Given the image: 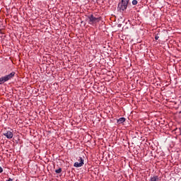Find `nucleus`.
<instances>
[{
	"label": "nucleus",
	"instance_id": "obj_7",
	"mask_svg": "<svg viewBox=\"0 0 181 181\" xmlns=\"http://www.w3.org/2000/svg\"><path fill=\"white\" fill-rule=\"evenodd\" d=\"M118 124H123V122H125V118L124 117H120L117 120Z\"/></svg>",
	"mask_w": 181,
	"mask_h": 181
},
{
	"label": "nucleus",
	"instance_id": "obj_9",
	"mask_svg": "<svg viewBox=\"0 0 181 181\" xmlns=\"http://www.w3.org/2000/svg\"><path fill=\"white\" fill-rule=\"evenodd\" d=\"M138 4V1H136V0H133L132 1V4L133 5H136Z\"/></svg>",
	"mask_w": 181,
	"mask_h": 181
},
{
	"label": "nucleus",
	"instance_id": "obj_11",
	"mask_svg": "<svg viewBox=\"0 0 181 181\" xmlns=\"http://www.w3.org/2000/svg\"><path fill=\"white\" fill-rule=\"evenodd\" d=\"M155 39H156V40H158V39H159V36L156 35Z\"/></svg>",
	"mask_w": 181,
	"mask_h": 181
},
{
	"label": "nucleus",
	"instance_id": "obj_6",
	"mask_svg": "<svg viewBox=\"0 0 181 181\" xmlns=\"http://www.w3.org/2000/svg\"><path fill=\"white\" fill-rule=\"evenodd\" d=\"M149 181H159V177L153 176V177H151Z\"/></svg>",
	"mask_w": 181,
	"mask_h": 181
},
{
	"label": "nucleus",
	"instance_id": "obj_8",
	"mask_svg": "<svg viewBox=\"0 0 181 181\" xmlns=\"http://www.w3.org/2000/svg\"><path fill=\"white\" fill-rule=\"evenodd\" d=\"M56 173H62V168H59L55 170Z\"/></svg>",
	"mask_w": 181,
	"mask_h": 181
},
{
	"label": "nucleus",
	"instance_id": "obj_4",
	"mask_svg": "<svg viewBox=\"0 0 181 181\" xmlns=\"http://www.w3.org/2000/svg\"><path fill=\"white\" fill-rule=\"evenodd\" d=\"M83 165H84V160L81 157H79L78 162H76L74 164V166L75 168H81V166H83Z\"/></svg>",
	"mask_w": 181,
	"mask_h": 181
},
{
	"label": "nucleus",
	"instance_id": "obj_10",
	"mask_svg": "<svg viewBox=\"0 0 181 181\" xmlns=\"http://www.w3.org/2000/svg\"><path fill=\"white\" fill-rule=\"evenodd\" d=\"M2 172H4V169H2L1 167H0V173H2Z\"/></svg>",
	"mask_w": 181,
	"mask_h": 181
},
{
	"label": "nucleus",
	"instance_id": "obj_2",
	"mask_svg": "<svg viewBox=\"0 0 181 181\" xmlns=\"http://www.w3.org/2000/svg\"><path fill=\"white\" fill-rule=\"evenodd\" d=\"M89 22L88 23L90 25H95V23H98L100 21H101V17L95 18L94 16L90 15L88 17Z\"/></svg>",
	"mask_w": 181,
	"mask_h": 181
},
{
	"label": "nucleus",
	"instance_id": "obj_5",
	"mask_svg": "<svg viewBox=\"0 0 181 181\" xmlns=\"http://www.w3.org/2000/svg\"><path fill=\"white\" fill-rule=\"evenodd\" d=\"M4 136H6L8 139H12L13 138V133L11 131H7L6 133H4Z\"/></svg>",
	"mask_w": 181,
	"mask_h": 181
},
{
	"label": "nucleus",
	"instance_id": "obj_1",
	"mask_svg": "<svg viewBox=\"0 0 181 181\" xmlns=\"http://www.w3.org/2000/svg\"><path fill=\"white\" fill-rule=\"evenodd\" d=\"M15 72L13 71L8 75H6L5 76L0 78V84H4L6 83V81H9V80H12L13 77H15Z\"/></svg>",
	"mask_w": 181,
	"mask_h": 181
},
{
	"label": "nucleus",
	"instance_id": "obj_3",
	"mask_svg": "<svg viewBox=\"0 0 181 181\" xmlns=\"http://www.w3.org/2000/svg\"><path fill=\"white\" fill-rule=\"evenodd\" d=\"M128 4H129V0H122V2L119 3L118 8L120 11H125L128 8Z\"/></svg>",
	"mask_w": 181,
	"mask_h": 181
}]
</instances>
